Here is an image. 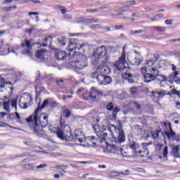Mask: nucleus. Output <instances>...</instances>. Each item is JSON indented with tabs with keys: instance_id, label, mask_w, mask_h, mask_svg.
<instances>
[{
	"instance_id": "f8f14e48",
	"label": "nucleus",
	"mask_w": 180,
	"mask_h": 180,
	"mask_svg": "<svg viewBox=\"0 0 180 180\" xmlns=\"http://www.w3.org/2000/svg\"><path fill=\"white\" fill-rule=\"evenodd\" d=\"M67 44V38L64 36H59L57 38V46L63 49Z\"/></svg>"
},
{
	"instance_id": "69168bd1",
	"label": "nucleus",
	"mask_w": 180,
	"mask_h": 180,
	"mask_svg": "<svg viewBox=\"0 0 180 180\" xmlns=\"http://www.w3.org/2000/svg\"><path fill=\"white\" fill-rule=\"evenodd\" d=\"M109 8H110V6L109 5V4H107L103 6L100 7V9L102 11L103 9H108Z\"/></svg>"
},
{
	"instance_id": "1a4fd4ad",
	"label": "nucleus",
	"mask_w": 180,
	"mask_h": 180,
	"mask_svg": "<svg viewBox=\"0 0 180 180\" xmlns=\"http://www.w3.org/2000/svg\"><path fill=\"white\" fill-rule=\"evenodd\" d=\"M38 123H39L42 127H47L49 124V115L46 113H41L38 116Z\"/></svg>"
},
{
	"instance_id": "423d86ee",
	"label": "nucleus",
	"mask_w": 180,
	"mask_h": 180,
	"mask_svg": "<svg viewBox=\"0 0 180 180\" xmlns=\"http://www.w3.org/2000/svg\"><path fill=\"white\" fill-rule=\"evenodd\" d=\"M126 64H127V62H126V53H122L119 60L114 64V67L117 71H123L126 68Z\"/></svg>"
},
{
	"instance_id": "7c9ffc66",
	"label": "nucleus",
	"mask_w": 180,
	"mask_h": 180,
	"mask_svg": "<svg viewBox=\"0 0 180 180\" xmlns=\"http://www.w3.org/2000/svg\"><path fill=\"white\" fill-rule=\"evenodd\" d=\"M63 116L66 119H68V117H70V116H71V111L70 110V109L66 108V109L63 110Z\"/></svg>"
},
{
	"instance_id": "603ef678",
	"label": "nucleus",
	"mask_w": 180,
	"mask_h": 180,
	"mask_svg": "<svg viewBox=\"0 0 180 180\" xmlns=\"http://www.w3.org/2000/svg\"><path fill=\"white\" fill-rule=\"evenodd\" d=\"M171 94L172 95H177V96L179 97L180 96V91H179L176 89H174L171 91Z\"/></svg>"
},
{
	"instance_id": "20e7f679",
	"label": "nucleus",
	"mask_w": 180,
	"mask_h": 180,
	"mask_svg": "<svg viewBox=\"0 0 180 180\" xmlns=\"http://www.w3.org/2000/svg\"><path fill=\"white\" fill-rule=\"evenodd\" d=\"M21 47H27L22 51L23 54H27V56H32V49L33 47H37V49H40L41 47V44L39 42H35L32 44H30V41L25 39V43L21 44Z\"/></svg>"
},
{
	"instance_id": "774afa93",
	"label": "nucleus",
	"mask_w": 180,
	"mask_h": 180,
	"mask_svg": "<svg viewBox=\"0 0 180 180\" xmlns=\"http://www.w3.org/2000/svg\"><path fill=\"white\" fill-rule=\"evenodd\" d=\"M174 56L176 57H179V58H180V51L174 52Z\"/></svg>"
},
{
	"instance_id": "2f4dec72",
	"label": "nucleus",
	"mask_w": 180,
	"mask_h": 180,
	"mask_svg": "<svg viewBox=\"0 0 180 180\" xmlns=\"http://www.w3.org/2000/svg\"><path fill=\"white\" fill-rule=\"evenodd\" d=\"M160 136V130H156L152 132V137L153 140H157Z\"/></svg>"
},
{
	"instance_id": "a878e982",
	"label": "nucleus",
	"mask_w": 180,
	"mask_h": 180,
	"mask_svg": "<svg viewBox=\"0 0 180 180\" xmlns=\"http://www.w3.org/2000/svg\"><path fill=\"white\" fill-rule=\"evenodd\" d=\"M120 112V108L119 107H115L112 110V119L116 120V117H117V113Z\"/></svg>"
},
{
	"instance_id": "6ab92c4d",
	"label": "nucleus",
	"mask_w": 180,
	"mask_h": 180,
	"mask_svg": "<svg viewBox=\"0 0 180 180\" xmlns=\"http://www.w3.org/2000/svg\"><path fill=\"white\" fill-rule=\"evenodd\" d=\"M46 53H47V49H40L37 51L36 53L37 58L44 60V56H46Z\"/></svg>"
},
{
	"instance_id": "864d4df0",
	"label": "nucleus",
	"mask_w": 180,
	"mask_h": 180,
	"mask_svg": "<svg viewBox=\"0 0 180 180\" xmlns=\"http://www.w3.org/2000/svg\"><path fill=\"white\" fill-rule=\"evenodd\" d=\"M167 155H168V146H165L163 150L164 158H167Z\"/></svg>"
},
{
	"instance_id": "a18cd8bd",
	"label": "nucleus",
	"mask_w": 180,
	"mask_h": 180,
	"mask_svg": "<svg viewBox=\"0 0 180 180\" xmlns=\"http://www.w3.org/2000/svg\"><path fill=\"white\" fill-rule=\"evenodd\" d=\"M74 47H75V43L70 40L68 44L69 50H74Z\"/></svg>"
},
{
	"instance_id": "dca6fc26",
	"label": "nucleus",
	"mask_w": 180,
	"mask_h": 180,
	"mask_svg": "<svg viewBox=\"0 0 180 180\" xmlns=\"http://www.w3.org/2000/svg\"><path fill=\"white\" fill-rule=\"evenodd\" d=\"M98 125H94L93 129L96 131L97 136H98L99 139H101V141H105L106 140V137L108 136V133L103 132V135H99V131H96L97 129H98Z\"/></svg>"
},
{
	"instance_id": "3c124183",
	"label": "nucleus",
	"mask_w": 180,
	"mask_h": 180,
	"mask_svg": "<svg viewBox=\"0 0 180 180\" xmlns=\"http://www.w3.org/2000/svg\"><path fill=\"white\" fill-rule=\"evenodd\" d=\"M131 95H137V88L136 87H132L130 89Z\"/></svg>"
},
{
	"instance_id": "13d9d810",
	"label": "nucleus",
	"mask_w": 180,
	"mask_h": 180,
	"mask_svg": "<svg viewBox=\"0 0 180 180\" xmlns=\"http://www.w3.org/2000/svg\"><path fill=\"white\" fill-rule=\"evenodd\" d=\"M79 22H81L82 23H86V25H88V19L81 17L79 18Z\"/></svg>"
},
{
	"instance_id": "5fc2aeb1",
	"label": "nucleus",
	"mask_w": 180,
	"mask_h": 180,
	"mask_svg": "<svg viewBox=\"0 0 180 180\" xmlns=\"http://www.w3.org/2000/svg\"><path fill=\"white\" fill-rule=\"evenodd\" d=\"M68 167L66 165H56V169H62L64 171V169H67Z\"/></svg>"
},
{
	"instance_id": "680f3d73",
	"label": "nucleus",
	"mask_w": 180,
	"mask_h": 180,
	"mask_svg": "<svg viewBox=\"0 0 180 180\" xmlns=\"http://www.w3.org/2000/svg\"><path fill=\"white\" fill-rule=\"evenodd\" d=\"M11 106H12V108H15V109H17L18 102H16V101H13L11 102Z\"/></svg>"
},
{
	"instance_id": "338daca9",
	"label": "nucleus",
	"mask_w": 180,
	"mask_h": 180,
	"mask_svg": "<svg viewBox=\"0 0 180 180\" xmlns=\"http://www.w3.org/2000/svg\"><path fill=\"white\" fill-rule=\"evenodd\" d=\"M46 167H47V165L41 164V165L37 166V169H40L41 168H46Z\"/></svg>"
},
{
	"instance_id": "5701e85b",
	"label": "nucleus",
	"mask_w": 180,
	"mask_h": 180,
	"mask_svg": "<svg viewBox=\"0 0 180 180\" xmlns=\"http://www.w3.org/2000/svg\"><path fill=\"white\" fill-rule=\"evenodd\" d=\"M138 154H139L140 157H142L143 158H144V157H147L149 154L148 148H143V150H139Z\"/></svg>"
},
{
	"instance_id": "de8ad7c7",
	"label": "nucleus",
	"mask_w": 180,
	"mask_h": 180,
	"mask_svg": "<svg viewBox=\"0 0 180 180\" xmlns=\"http://www.w3.org/2000/svg\"><path fill=\"white\" fill-rule=\"evenodd\" d=\"M53 40V37H51V36H49L46 38H45L44 39V42L46 43L47 44H51V41Z\"/></svg>"
},
{
	"instance_id": "ea45409f",
	"label": "nucleus",
	"mask_w": 180,
	"mask_h": 180,
	"mask_svg": "<svg viewBox=\"0 0 180 180\" xmlns=\"http://www.w3.org/2000/svg\"><path fill=\"white\" fill-rule=\"evenodd\" d=\"M143 59L139 60V58H135V61L133 63V65H135L136 67L140 65V64H141V63H143Z\"/></svg>"
},
{
	"instance_id": "cd10ccee",
	"label": "nucleus",
	"mask_w": 180,
	"mask_h": 180,
	"mask_svg": "<svg viewBox=\"0 0 180 180\" xmlns=\"http://www.w3.org/2000/svg\"><path fill=\"white\" fill-rule=\"evenodd\" d=\"M101 72L105 75L110 74V68L108 66H103L101 68Z\"/></svg>"
},
{
	"instance_id": "f03ea898",
	"label": "nucleus",
	"mask_w": 180,
	"mask_h": 180,
	"mask_svg": "<svg viewBox=\"0 0 180 180\" xmlns=\"http://www.w3.org/2000/svg\"><path fill=\"white\" fill-rule=\"evenodd\" d=\"M40 110V108H37L34 113L30 116L28 118H27V123H32V122L34 124H32V129L33 130V132L34 134H37V136H39L40 137H43L44 136V130L43 129L44 127H42L41 124L39 122V111Z\"/></svg>"
},
{
	"instance_id": "4c0bfd02",
	"label": "nucleus",
	"mask_w": 180,
	"mask_h": 180,
	"mask_svg": "<svg viewBox=\"0 0 180 180\" xmlns=\"http://www.w3.org/2000/svg\"><path fill=\"white\" fill-rule=\"evenodd\" d=\"M150 72H151V74L155 75V74H158L160 72V70H158V69L157 68H151L150 69H149Z\"/></svg>"
},
{
	"instance_id": "aec40b11",
	"label": "nucleus",
	"mask_w": 180,
	"mask_h": 180,
	"mask_svg": "<svg viewBox=\"0 0 180 180\" xmlns=\"http://www.w3.org/2000/svg\"><path fill=\"white\" fill-rule=\"evenodd\" d=\"M123 78H124V79H127L129 84L134 83V75H133L131 73H124L123 75Z\"/></svg>"
},
{
	"instance_id": "8fccbe9b",
	"label": "nucleus",
	"mask_w": 180,
	"mask_h": 180,
	"mask_svg": "<svg viewBox=\"0 0 180 180\" xmlns=\"http://www.w3.org/2000/svg\"><path fill=\"white\" fill-rule=\"evenodd\" d=\"M27 99V101H32V96L30 94H24L21 96V99Z\"/></svg>"
},
{
	"instance_id": "052dcab7",
	"label": "nucleus",
	"mask_w": 180,
	"mask_h": 180,
	"mask_svg": "<svg viewBox=\"0 0 180 180\" xmlns=\"http://www.w3.org/2000/svg\"><path fill=\"white\" fill-rule=\"evenodd\" d=\"M146 65H148V67H151L154 65V60H150L146 63Z\"/></svg>"
},
{
	"instance_id": "393cba45",
	"label": "nucleus",
	"mask_w": 180,
	"mask_h": 180,
	"mask_svg": "<svg viewBox=\"0 0 180 180\" xmlns=\"http://www.w3.org/2000/svg\"><path fill=\"white\" fill-rule=\"evenodd\" d=\"M112 82V78L110 76L104 75V79L103 82V85H109Z\"/></svg>"
},
{
	"instance_id": "4468645a",
	"label": "nucleus",
	"mask_w": 180,
	"mask_h": 180,
	"mask_svg": "<svg viewBox=\"0 0 180 180\" xmlns=\"http://www.w3.org/2000/svg\"><path fill=\"white\" fill-rule=\"evenodd\" d=\"M106 51H107L105 46H101V48H98L97 49V55L98 58H103V57L106 58Z\"/></svg>"
},
{
	"instance_id": "473e14b6",
	"label": "nucleus",
	"mask_w": 180,
	"mask_h": 180,
	"mask_svg": "<svg viewBox=\"0 0 180 180\" xmlns=\"http://www.w3.org/2000/svg\"><path fill=\"white\" fill-rule=\"evenodd\" d=\"M56 84L62 89H64V80L63 79L56 80Z\"/></svg>"
},
{
	"instance_id": "09e8293b",
	"label": "nucleus",
	"mask_w": 180,
	"mask_h": 180,
	"mask_svg": "<svg viewBox=\"0 0 180 180\" xmlns=\"http://www.w3.org/2000/svg\"><path fill=\"white\" fill-rule=\"evenodd\" d=\"M154 30L160 32H165V27H154Z\"/></svg>"
},
{
	"instance_id": "f3484780",
	"label": "nucleus",
	"mask_w": 180,
	"mask_h": 180,
	"mask_svg": "<svg viewBox=\"0 0 180 180\" xmlns=\"http://www.w3.org/2000/svg\"><path fill=\"white\" fill-rule=\"evenodd\" d=\"M121 155L122 157L126 158H133V152H129L127 149H122L120 148Z\"/></svg>"
},
{
	"instance_id": "c756f323",
	"label": "nucleus",
	"mask_w": 180,
	"mask_h": 180,
	"mask_svg": "<svg viewBox=\"0 0 180 180\" xmlns=\"http://www.w3.org/2000/svg\"><path fill=\"white\" fill-rule=\"evenodd\" d=\"M103 79H105V75H99L97 76V82L100 85H103Z\"/></svg>"
},
{
	"instance_id": "7ed1b4c3",
	"label": "nucleus",
	"mask_w": 180,
	"mask_h": 180,
	"mask_svg": "<svg viewBox=\"0 0 180 180\" xmlns=\"http://www.w3.org/2000/svg\"><path fill=\"white\" fill-rule=\"evenodd\" d=\"M112 128H113L114 130L116 131L117 136L113 134V130L112 129ZM107 130L108 131H110L115 143H117L118 144H122V143H124L126 141V134H124V131H117V127H116L115 124H109V125H107Z\"/></svg>"
},
{
	"instance_id": "c85d7f7f",
	"label": "nucleus",
	"mask_w": 180,
	"mask_h": 180,
	"mask_svg": "<svg viewBox=\"0 0 180 180\" xmlns=\"http://www.w3.org/2000/svg\"><path fill=\"white\" fill-rule=\"evenodd\" d=\"M18 6H8V7H3L2 9L4 12H11L13 9H17Z\"/></svg>"
},
{
	"instance_id": "e2e57ef3",
	"label": "nucleus",
	"mask_w": 180,
	"mask_h": 180,
	"mask_svg": "<svg viewBox=\"0 0 180 180\" xmlns=\"http://www.w3.org/2000/svg\"><path fill=\"white\" fill-rule=\"evenodd\" d=\"M141 73L143 74V77H144V75L146 74H147V68H142L141 69Z\"/></svg>"
},
{
	"instance_id": "412c9836",
	"label": "nucleus",
	"mask_w": 180,
	"mask_h": 180,
	"mask_svg": "<svg viewBox=\"0 0 180 180\" xmlns=\"http://www.w3.org/2000/svg\"><path fill=\"white\" fill-rule=\"evenodd\" d=\"M5 85H13V84L11 82L5 81V79L0 76V89L5 88Z\"/></svg>"
},
{
	"instance_id": "a19ab883",
	"label": "nucleus",
	"mask_w": 180,
	"mask_h": 180,
	"mask_svg": "<svg viewBox=\"0 0 180 180\" xmlns=\"http://www.w3.org/2000/svg\"><path fill=\"white\" fill-rule=\"evenodd\" d=\"M179 73L177 72V71H175L174 72H173L172 75H170L169 76V79H175L176 78H178L177 75H179Z\"/></svg>"
},
{
	"instance_id": "39448f33",
	"label": "nucleus",
	"mask_w": 180,
	"mask_h": 180,
	"mask_svg": "<svg viewBox=\"0 0 180 180\" xmlns=\"http://www.w3.org/2000/svg\"><path fill=\"white\" fill-rule=\"evenodd\" d=\"M70 67L76 68V70H84V68L88 66V62H86V58H81L77 60L71 61L69 63Z\"/></svg>"
},
{
	"instance_id": "f257e3e1",
	"label": "nucleus",
	"mask_w": 180,
	"mask_h": 180,
	"mask_svg": "<svg viewBox=\"0 0 180 180\" xmlns=\"http://www.w3.org/2000/svg\"><path fill=\"white\" fill-rule=\"evenodd\" d=\"M56 133L59 139L66 141H75V143H84L85 135L81 131H75L74 135L71 134L70 125L63 123V118H60V127L56 129Z\"/></svg>"
},
{
	"instance_id": "ddd939ff",
	"label": "nucleus",
	"mask_w": 180,
	"mask_h": 180,
	"mask_svg": "<svg viewBox=\"0 0 180 180\" xmlns=\"http://www.w3.org/2000/svg\"><path fill=\"white\" fill-rule=\"evenodd\" d=\"M144 82L146 84H150V82H153V81H155V75L152 73H147L144 75Z\"/></svg>"
},
{
	"instance_id": "4be33fe9",
	"label": "nucleus",
	"mask_w": 180,
	"mask_h": 180,
	"mask_svg": "<svg viewBox=\"0 0 180 180\" xmlns=\"http://www.w3.org/2000/svg\"><path fill=\"white\" fill-rule=\"evenodd\" d=\"M21 167L22 169H26L27 171H33L34 169V165L33 164L22 165Z\"/></svg>"
},
{
	"instance_id": "bf43d9fd",
	"label": "nucleus",
	"mask_w": 180,
	"mask_h": 180,
	"mask_svg": "<svg viewBox=\"0 0 180 180\" xmlns=\"http://www.w3.org/2000/svg\"><path fill=\"white\" fill-rule=\"evenodd\" d=\"M151 94H152V98H158V97H159V96H158V91H153L151 92Z\"/></svg>"
},
{
	"instance_id": "6e6552de",
	"label": "nucleus",
	"mask_w": 180,
	"mask_h": 180,
	"mask_svg": "<svg viewBox=\"0 0 180 180\" xmlns=\"http://www.w3.org/2000/svg\"><path fill=\"white\" fill-rule=\"evenodd\" d=\"M102 91L96 90L95 87H92L91 91L89 94V98H90V101L96 102V101L99 100V96H102Z\"/></svg>"
},
{
	"instance_id": "58836bf2",
	"label": "nucleus",
	"mask_w": 180,
	"mask_h": 180,
	"mask_svg": "<svg viewBox=\"0 0 180 180\" xmlns=\"http://www.w3.org/2000/svg\"><path fill=\"white\" fill-rule=\"evenodd\" d=\"M30 154L29 153H23L15 156V158H23L25 157H29Z\"/></svg>"
},
{
	"instance_id": "72a5a7b5",
	"label": "nucleus",
	"mask_w": 180,
	"mask_h": 180,
	"mask_svg": "<svg viewBox=\"0 0 180 180\" xmlns=\"http://www.w3.org/2000/svg\"><path fill=\"white\" fill-rule=\"evenodd\" d=\"M123 131V124H122V121H118L117 124V131Z\"/></svg>"
},
{
	"instance_id": "6e6d98bb",
	"label": "nucleus",
	"mask_w": 180,
	"mask_h": 180,
	"mask_svg": "<svg viewBox=\"0 0 180 180\" xmlns=\"http://www.w3.org/2000/svg\"><path fill=\"white\" fill-rule=\"evenodd\" d=\"M59 11H61V13L63 14V15H65V13H67V9H65V7H63V6H59Z\"/></svg>"
},
{
	"instance_id": "b1692460",
	"label": "nucleus",
	"mask_w": 180,
	"mask_h": 180,
	"mask_svg": "<svg viewBox=\"0 0 180 180\" xmlns=\"http://www.w3.org/2000/svg\"><path fill=\"white\" fill-rule=\"evenodd\" d=\"M165 134H166L168 140H171V139H174V137L176 136V134L174 131H166Z\"/></svg>"
},
{
	"instance_id": "4d7b16f0",
	"label": "nucleus",
	"mask_w": 180,
	"mask_h": 180,
	"mask_svg": "<svg viewBox=\"0 0 180 180\" xmlns=\"http://www.w3.org/2000/svg\"><path fill=\"white\" fill-rule=\"evenodd\" d=\"M131 33L132 34H139L143 33V30H134V31H131Z\"/></svg>"
},
{
	"instance_id": "2eb2a0df",
	"label": "nucleus",
	"mask_w": 180,
	"mask_h": 180,
	"mask_svg": "<svg viewBox=\"0 0 180 180\" xmlns=\"http://www.w3.org/2000/svg\"><path fill=\"white\" fill-rule=\"evenodd\" d=\"M155 79L156 81H160V84H162V82H167V81H168V77L160 74L159 72L155 74Z\"/></svg>"
},
{
	"instance_id": "bb28decb",
	"label": "nucleus",
	"mask_w": 180,
	"mask_h": 180,
	"mask_svg": "<svg viewBox=\"0 0 180 180\" xmlns=\"http://www.w3.org/2000/svg\"><path fill=\"white\" fill-rule=\"evenodd\" d=\"M10 102L11 101H4L3 103V106H4V110H6V112H8V113L11 112V108L9 107Z\"/></svg>"
},
{
	"instance_id": "9d476101",
	"label": "nucleus",
	"mask_w": 180,
	"mask_h": 180,
	"mask_svg": "<svg viewBox=\"0 0 180 180\" xmlns=\"http://www.w3.org/2000/svg\"><path fill=\"white\" fill-rule=\"evenodd\" d=\"M49 105L50 108H56L57 106V103L52 99H46L41 104V107L39 106L37 109H40L39 112L41 110V109H44L45 106Z\"/></svg>"
},
{
	"instance_id": "f704fd0d",
	"label": "nucleus",
	"mask_w": 180,
	"mask_h": 180,
	"mask_svg": "<svg viewBox=\"0 0 180 180\" xmlns=\"http://www.w3.org/2000/svg\"><path fill=\"white\" fill-rule=\"evenodd\" d=\"M91 23H99V19L98 18L87 19V25H89Z\"/></svg>"
},
{
	"instance_id": "0e129e2a",
	"label": "nucleus",
	"mask_w": 180,
	"mask_h": 180,
	"mask_svg": "<svg viewBox=\"0 0 180 180\" xmlns=\"http://www.w3.org/2000/svg\"><path fill=\"white\" fill-rule=\"evenodd\" d=\"M63 19H72V15H71V14H65Z\"/></svg>"
},
{
	"instance_id": "79ce46f5",
	"label": "nucleus",
	"mask_w": 180,
	"mask_h": 180,
	"mask_svg": "<svg viewBox=\"0 0 180 180\" xmlns=\"http://www.w3.org/2000/svg\"><path fill=\"white\" fill-rule=\"evenodd\" d=\"M99 72L98 71H95L94 72L91 73V78L93 79H98V77H99Z\"/></svg>"
},
{
	"instance_id": "0eeeda50",
	"label": "nucleus",
	"mask_w": 180,
	"mask_h": 180,
	"mask_svg": "<svg viewBox=\"0 0 180 180\" xmlns=\"http://www.w3.org/2000/svg\"><path fill=\"white\" fill-rule=\"evenodd\" d=\"M128 146L129 148L131 149L133 158L137 157V154H139V151H140V150H139V148H140V144L133 140H129Z\"/></svg>"
},
{
	"instance_id": "49530a36",
	"label": "nucleus",
	"mask_w": 180,
	"mask_h": 180,
	"mask_svg": "<svg viewBox=\"0 0 180 180\" xmlns=\"http://www.w3.org/2000/svg\"><path fill=\"white\" fill-rule=\"evenodd\" d=\"M22 101L20 100L19 106L21 109H26L27 108V103H21Z\"/></svg>"
},
{
	"instance_id": "e433bc0d",
	"label": "nucleus",
	"mask_w": 180,
	"mask_h": 180,
	"mask_svg": "<svg viewBox=\"0 0 180 180\" xmlns=\"http://www.w3.org/2000/svg\"><path fill=\"white\" fill-rule=\"evenodd\" d=\"M0 127H10V129H16V128L1 121H0Z\"/></svg>"
},
{
	"instance_id": "37998d69",
	"label": "nucleus",
	"mask_w": 180,
	"mask_h": 180,
	"mask_svg": "<svg viewBox=\"0 0 180 180\" xmlns=\"http://www.w3.org/2000/svg\"><path fill=\"white\" fill-rule=\"evenodd\" d=\"M89 140L94 144V146H96V137L95 136H89L88 137Z\"/></svg>"
},
{
	"instance_id": "a211bd4d",
	"label": "nucleus",
	"mask_w": 180,
	"mask_h": 180,
	"mask_svg": "<svg viewBox=\"0 0 180 180\" xmlns=\"http://www.w3.org/2000/svg\"><path fill=\"white\" fill-rule=\"evenodd\" d=\"M179 146H175L172 148V155L174 157V158H180L179 154Z\"/></svg>"
},
{
	"instance_id": "c03bdc74",
	"label": "nucleus",
	"mask_w": 180,
	"mask_h": 180,
	"mask_svg": "<svg viewBox=\"0 0 180 180\" xmlns=\"http://www.w3.org/2000/svg\"><path fill=\"white\" fill-rule=\"evenodd\" d=\"M134 129L137 133H141V130H143V128L140 125H134Z\"/></svg>"
},
{
	"instance_id": "c9c22d12",
	"label": "nucleus",
	"mask_w": 180,
	"mask_h": 180,
	"mask_svg": "<svg viewBox=\"0 0 180 180\" xmlns=\"http://www.w3.org/2000/svg\"><path fill=\"white\" fill-rule=\"evenodd\" d=\"M106 109H107V110H109L110 112H112V110H113V109H115V105H113V103L110 102L106 105Z\"/></svg>"
},
{
	"instance_id": "9b49d317",
	"label": "nucleus",
	"mask_w": 180,
	"mask_h": 180,
	"mask_svg": "<svg viewBox=\"0 0 180 180\" xmlns=\"http://www.w3.org/2000/svg\"><path fill=\"white\" fill-rule=\"evenodd\" d=\"M67 52L65 51H60L55 53V58L58 61H64L67 58Z\"/></svg>"
}]
</instances>
